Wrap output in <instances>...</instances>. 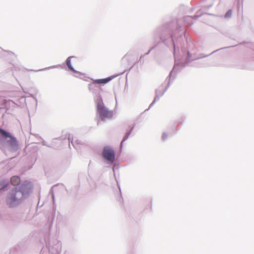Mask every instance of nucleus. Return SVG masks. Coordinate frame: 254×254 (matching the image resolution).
<instances>
[{
    "label": "nucleus",
    "instance_id": "nucleus-1",
    "mask_svg": "<svg viewBox=\"0 0 254 254\" xmlns=\"http://www.w3.org/2000/svg\"><path fill=\"white\" fill-rule=\"evenodd\" d=\"M97 112L102 120L110 119L113 117L112 111H109L104 105L102 101H98L96 103Z\"/></svg>",
    "mask_w": 254,
    "mask_h": 254
},
{
    "label": "nucleus",
    "instance_id": "nucleus-2",
    "mask_svg": "<svg viewBox=\"0 0 254 254\" xmlns=\"http://www.w3.org/2000/svg\"><path fill=\"white\" fill-rule=\"evenodd\" d=\"M26 187V185H23L21 187V190L20 192H19L18 191H16V190H13L9 195L8 197L6 199V203L7 205L9 207H13L18 204L19 199L17 198L16 197V195L18 192H20L21 194V195H23L24 192L23 191V190L24 189V188H25Z\"/></svg>",
    "mask_w": 254,
    "mask_h": 254
},
{
    "label": "nucleus",
    "instance_id": "nucleus-3",
    "mask_svg": "<svg viewBox=\"0 0 254 254\" xmlns=\"http://www.w3.org/2000/svg\"><path fill=\"white\" fill-rule=\"evenodd\" d=\"M104 158L111 163L114 162L115 158V153L114 150L110 147H104L102 152Z\"/></svg>",
    "mask_w": 254,
    "mask_h": 254
},
{
    "label": "nucleus",
    "instance_id": "nucleus-4",
    "mask_svg": "<svg viewBox=\"0 0 254 254\" xmlns=\"http://www.w3.org/2000/svg\"><path fill=\"white\" fill-rule=\"evenodd\" d=\"M111 78L108 77L104 79H97L93 81V82L89 85L90 88H93L95 86V84H105L110 81Z\"/></svg>",
    "mask_w": 254,
    "mask_h": 254
},
{
    "label": "nucleus",
    "instance_id": "nucleus-5",
    "mask_svg": "<svg viewBox=\"0 0 254 254\" xmlns=\"http://www.w3.org/2000/svg\"><path fill=\"white\" fill-rule=\"evenodd\" d=\"M8 138L9 139L7 141L8 144L12 148L16 147L17 142L15 138L11 135Z\"/></svg>",
    "mask_w": 254,
    "mask_h": 254
},
{
    "label": "nucleus",
    "instance_id": "nucleus-6",
    "mask_svg": "<svg viewBox=\"0 0 254 254\" xmlns=\"http://www.w3.org/2000/svg\"><path fill=\"white\" fill-rule=\"evenodd\" d=\"M10 182L13 186H17L19 184L20 179L18 176H13L11 178Z\"/></svg>",
    "mask_w": 254,
    "mask_h": 254
},
{
    "label": "nucleus",
    "instance_id": "nucleus-7",
    "mask_svg": "<svg viewBox=\"0 0 254 254\" xmlns=\"http://www.w3.org/2000/svg\"><path fill=\"white\" fill-rule=\"evenodd\" d=\"M0 134L4 139L8 138L11 136L10 133L8 132L6 130H5L1 128H0Z\"/></svg>",
    "mask_w": 254,
    "mask_h": 254
},
{
    "label": "nucleus",
    "instance_id": "nucleus-8",
    "mask_svg": "<svg viewBox=\"0 0 254 254\" xmlns=\"http://www.w3.org/2000/svg\"><path fill=\"white\" fill-rule=\"evenodd\" d=\"M72 58V57H69L66 60V65L67 66H68V67L72 71H74L73 68L72 67V66H71V64H70V60H71V59Z\"/></svg>",
    "mask_w": 254,
    "mask_h": 254
},
{
    "label": "nucleus",
    "instance_id": "nucleus-9",
    "mask_svg": "<svg viewBox=\"0 0 254 254\" xmlns=\"http://www.w3.org/2000/svg\"><path fill=\"white\" fill-rule=\"evenodd\" d=\"M231 14H232V11L231 10H229L225 14V17L226 18H228L231 16Z\"/></svg>",
    "mask_w": 254,
    "mask_h": 254
},
{
    "label": "nucleus",
    "instance_id": "nucleus-10",
    "mask_svg": "<svg viewBox=\"0 0 254 254\" xmlns=\"http://www.w3.org/2000/svg\"><path fill=\"white\" fill-rule=\"evenodd\" d=\"M127 137H125L124 138V139H123V140H122V141L121 142V146H122V145H123V142H124V141H125L126 140V139H127Z\"/></svg>",
    "mask_w": 254,
    "mask_h": 254
}]
</instances>
